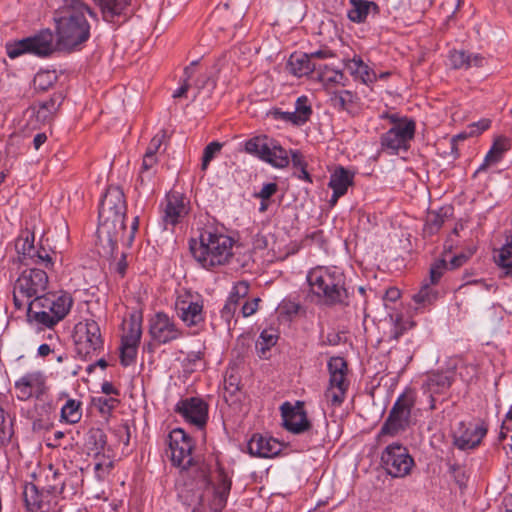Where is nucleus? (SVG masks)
Masks as SVG:
<instances>
[{
	"label": "nucleus",
	"instance_id": "f257e3e1",
	"mask_svg": "<svg viewBox=\"0 0 512 512\" xmlns=\"http://www.w3.org/2000/svg\"><path fill=\"white\" fill-rule=\"evenodd\" d=\"M87 16L97 20L96 14L82 0H63L54 12L57 43L65 49H74L90 37Z\"/></svg>",
	"mask_w": 512,
	"mask_h": 512
},
{
	"label": "nucleus",
	"instance_id": "f03ea898",
	"mask_svg": "<svg viewBox=\"0 0 512 512\" xmlns=\"http://www.w3.org/2000/svg\"><path fill=\"white\" fill-rule=\"evenodd\" d=\"M126 200L121 188L110 186L101 199L98 212L99 237H105L108 249L98 251L99 254L113 255L116 253L118 236L125 230Z\"/></svg>",
	"mask_w": 512,
	"mask_h": 512
},
{
	"label": "nucleus",
	"instance_id": "7ed1b4c3",
	"mask_svg": "<svg viewBox=\"0 0 512 512\" xmlns=\"http://www.w3.org/2000/svg\"><path fill=\"white\" fill-rule=\"evenodd\" d=\"M307 280L312 292L324 304L347 305L348 293L343 286V273L336 268L333 271L326 267L315 268L308 273Z\"/></svg>",
	"mask_w": 512,
	"mask_h": 512
},
{
	"label": "nucleus",
	"instance_id": "20e7f679",
	"mask_svg": "<svg viewBox=\"0 0 512 512\" xmlns=\"http://www.w3.org/2000/svg\"><path fill=\"white\" fill-rule=\"evenodd\" d=\"M391 127L380 136L381 151L388 155H397L406 152L414 138L416 123L412 118L390 113L383 116Z\"/></svg>",
	"mask_w": 512,
	"mask_h": 512
},
{
	"label": "nucleus",
	"instance_id": "39448f33",
	"mask_svg": "<svg viewBox=\"0 0 512 512\" xmlns=\"http://www.w3.org/2000/svg\"><path fill=\"white\" fill-rule=\"evenodd\" d=\"M234 239L207 226L199 229L197 237L189 241L193 256H233Z\"/></svg>",
	"mask_w": 512,
	"mask_h": 512
},
{
	"label": "nucleus",
	"instance_id": "423d86ee",
	"mask_svg": "<svg viewBox=\"0 0 512 512\" xmlns=\"http://www.w3.org/2000/svg\"><path fill=\"white\" fill-rule=\"evenodd\" d=\"M416 398V392L411 388H406L399 395L381 426L378 434L379 438L383 436L395 437L409 427L411 411L415 406Z\"/></svg>",
	"mask_w": 512,
	"mask_h": 512
},
{
	"label": "nucleus",
	"instance_id": "0eeeda50",
	"mask_svg": "<svg viewBox=\"0 0 512 512\" xmlns=\"http://www.w3.org/2000/svg\"><path fill=\"white\" fill-rule=\"evenodd\" d=\"M48 282V275L44 269L31 268L24 270L14 284L13 302L15 308L21 310L28 301L46 293Z\"/></svg>",
	"mask_w": 512,
	"mask_h": 512
},
{
	"label": "nucleus",
	"instance_id": "6e6552de",
	"mask_svg": "<svg viewBox=\"0 0 512 512\" xmlns=\"http://www.w3.org/2000/svg\"><path fill=\"white\" fill-rule=\"evenodd\" d=\"M76 353L86 359L99 355L104 349V340L99 324L93 319L78 322L73 331Z\"/></svg>",
	"mask_w": 512,
	"mask_h": 512
},
{
	"label": "nucleus",
	"instance_id": "1a4fd4ad",
	"mask_svg": "<svg viewBox=\"0 0 512 512\" xmlns=\"http://www.w3.org/2000/svg\"><path fill=\"white\" fill-rule=\"evenodd\" d=\"M245 151L277 169L286 168L290 163L288 151L267 136L249 139L245 143Z\"/></svg>",
	"mask_w": 512,
	"mask_h": 512
},
{
	"label": "nucleus",
	"instance_id": "9d476101",
	"mask_svg": "<svg viewBox=\"0 0 512 512\" xmlns=\"http://www.w3.org/2000/svg\"><path fill=\"white\" fill-rule=\"evenodd\" d=\"M53 478L58 480V482L54 484H47L45 489L41 491L33 483L25 485L23 496L26 507L29 511L48 512L52 499L63 493L65 488V475L59 471H54Z\"/></svg>",
	"mask_w": 512,
	"mask_h": 512
},
{
	"label": "nucleus",
	"instance_id": "9b49d317",
	"mask_svg": "<svg viewBox=\"0 0 512 512\" xmlns=\"http://www.w3.org/2000/svg\"><path fill=\"white\" fill-rule=\"evenodd\" d=\"M54 51V35L49 29L41 30L37 34L6 44L9 58L15 59L24 54L45 57Z\"/></svg>",
	"mask_w": 512,
	"mask_h": 512
},
{
	"label": "nucleus",
	"instance_id": "f8f14e48",
	"mask_svg": "<svg viewBox=\"0 0 512 512\" xmlns=\"http://www.w3.org/2000/svg\"><path fill=\"white\" fill-rule=\"evenodd\" d=\"M168 446L174 466L187 470L197 464L193 455L195 442L182 428H175L168 434Z\"/></svg>",
	"mask_w": 512,
	"mask_h": 512
},
{
	"label": "nucleus",
	"instance_id": "ddd939ff",
	"mask_svg": "<svg viewBox=\"0 0 512 512\" xmlns=\"http://www.w3.org/2000/svg\"><path fill=\"white\" fill-rule=\"evenodd\" d=\"M329 371V386L325 398L334 407L340 406L346 396L349 382L347 381V362L342 357H331L327 364Z\"/></svg>",
	"mask_w": 512,
	"mask_h": 512
},
{
	"label": "nucleus",
	"instance_id": "4468645a",
	"mask_svg": "<svg viewBox=\"0 0 512 512\" xmlns=\"http://www.w3.org/2000/svg\"><path fill=\"white\" fill-rule=\"evenodd\" d=\"M68 244L67 235H63L62 241L54 246H46L42 243L35 245V233L30 228L22 229L15 239L14 247L18 256H50L51 254H63Z\"/></svg>",
	"mask_w": 512,
	"mask_h": 512
},
{
	"label": "nucleus",
	"instance_id": "2eb2a0df",
	"mask_svg": "<svg viewBox=\"0 0 512 512\" xmlns=\"http://www.w3.org/2000/svg\"><path fill=\"white\" fill-rule=\"evenodd\" d=\"M161 223L165 229L174 228L190 212V200L178 191L168 192L160 203Z\"/></svg>",
	"mask_w": 512,
	"mask_h": 512
},
{
	"label": "nucleus",
	"instance_id": "dca6fc26",
	"mask_svg": "<svg viewBox=\"0 0 512 512\" xmlns=\"http://www.w3.org/2000/svg\"><path fill=\"white\" fill-rule=\"evenodd\" d=\"M381 462L386 472L395 478L408 475L414 465L407 448L399 443H393L385 448Z\"/></svg>",
	"mask_w": 512,
	"mask_h": 512
},
{
	"label": "nucleus",
	"instance_id": "f3484780",
	"mask_svg": "<svg viewBox=\"0 0 512 512\" xmlns=\"http://www.w3.org/2000/svg\"><path fill=\"white\" fill-rule=\"evenodd\" d=\"M149 335L154 343L164 345L180 339L183 332L172 318L158 312L149 320Z\"/></svg>",
	"mask_w": 512,
	"mask_h": 512
},
{
	"label": "nucleus",
	"instance_id": "a211bd4d",
	"mask_svg": "<svg viewBox=\"0 0 512 512\" xmlns=\"http://www.w3.org/2000/svg\"><path fill=\"white\" fill-rule=\"evenodd\" d=\"M175 412L187 422L199 429L205 427L208 420V404L201 398L190 397L180 400L175 406Z\"/></svg>",
	"mask_w": 512,
	"mask_h": 512
},
{
	"label": "nucleus",
	"instance_id": "6ab92c4d",
	"mask_svg": "<svg viewBox=\"0 0 512 512\" xmlns=\"http://www.w3.org/2000/svg\"><path fill=\"white\" fill-rule=\"evenodd\" d=\"M14 387L17 391V398L21 401L32 397L41 399L47 392L45 376L39 371L23 375L15 381Z\"/></svg>",
	"mask_w": 512,
	"mask_h": 512
},
{
	"label": "nucleus",
	"instance_id": "aec40b11",
	"mask_svg": "<svg viewBox=\"0 0 512 512\" xmlns=\"http://www.w3.org/2000/svg\"><path fill=\"white\" fill-rule=\"evenodd\" d=\"M281 412L284 427L288 431L294 434L310 431L311 423L307 418L303 403L297 402L296 405H292L289 402H285L281 406Z\"/></svg>",
	"mask_w": 512,
	"mask_h": 512
},
{
	"label": "nucleus",
	"instance_id": "412c9836",
	"mask_svg": "<svg viewBox=\"0 0 512 512\" xmlns=\"http://www.w3.org/2000/svg\"><path fill=\"white\" fill-rule=\"evenodd\" d=\"M486 432L482 426L460 422L453 432L454 445L460 450L473 449L480 444Z\"/></svg>",
	"mask_w": 512,
	"mask_h": 512
},
{
	"label": "nucleus",
	"instance_id": "4be33fe9",
	"mask_svg": "<svg viewBox=\"0 0 512 512\" xmlns=\"http://www.w3.org/2000/svg\"><path fill=\"white\" fill-rule=\"evenodd\" d=\"M231 486V477L223 468H218L213 483V497L209 503V510L211 512H222L226 507Z\"/></svg>",
	"mask_w": 512,
	"mask_h": 512
},
{
	"label": "nucleus",
	"instance_id": "5701e85b",
	"mask_svg": "<svg viewBox=\"0 0 512 512\" xmlns=\"http://www.w3.org/2000/svg\"><path fill=\"white\" fill-rule=\"evenodd\" d=\"M248 452L250 455L259 458H273L280 454L283 449L282 443L270 436L254 434L249 440Z\"/></svg>",
	"mask_w": 512,
	"mask_h": 512
},
{
	"label": "nucleus",
	"instance_id": "b1692460",
	"mask_svg": "<svg viewBox=\"0 0 512 512\" xmlns=\"http://www.w3.org/2000/svg\"><path fill=\"white\" fill-rule=\"evenodd\" d=\"M45 300H47V297L44 293L28 301L26 303L28 306L27 317L29 321L51 328L55 326V320H53L51 312H49V304H47Z\"/></svg>",
	"mask_w": 512,
	"mask_h": 512
},
{
	"label": "nucleus",
	"instance_id": "393cba45",
	"mask_svg": "<svg viewBox=\"0 0 512 512\" xmlns=\"http://www.w3.org/2000/svg\"><path fill=\"white\" fill-rule=\"evenodd\" d=\"M47 300L45 302L49 304V312H51L55 325L60 322L69 313L73 298L67 292H46Z\"/></svg>",
	"mask_w": 512,
	"mask_h": 512
},
{
	"label": "nucleus",
	"instance_id": "a878e982",
	"mask_svg": "<svg viewBox=\"0 0 512 512\" xmlns=\"http://www.w3.org/2000/svg\"><path fill=\"white\" fill-rule=\"evenodd\" d=\"M312 112V106L308 97L302 95L296 99L294 111L280 112L279 119L295 126H303L309 121Z\"/></svg>",
	"mask_w": 512,
	"mask_h": 512
},
{
	"label": "nucleus",
	"instance_id": "bb28decb",
	"mask_svg": "<svg viewBox=\"0 0 512 512\" xmlns=\"http://www.w3.org/2000/svg\"><path fill=\"white\" fill-rule=\"evenodd\" d=\"M354 174L343 168H336L330 175L329 187L333 190L330 200L335 205L340 197L347 193L348 188L353 184Z\"/></svg>",
	"mask_w": 512,
	"mask_h": 512
},
{
	"label": "nucleus",
	"instance_id": "cd10ccee",
	"mask_svg": "<svg viewBox=\"0 0 512 512\" xmlns=\"http://www.w3.org/2000/svg\"><path fill=\"white\" fill-rule=\"evenodd\" d=\"M344 65L355 80L365 85H372L378 80L377 73L360 56L345 60Z\"/></svg>",
	"mask_w": 512,
	"mask_h": 512
},
{
	"label": "nucleus",
	"instance_id": "c85d7f7f",
	"mask_svg": "<svg viewBox=\"0 0 512 512\" xmlns=\"http://www.w3.org/2000/svg\"><path fill=\"white\" fill-rule=\"evenodd\" d=\"M317 79L322 84V87L326 94L331 90H335L336 87H344L348 81L345 74L340 70L328 65H320L316 69Z\"/></svg>",
	"mask_w": 512,
	"mask_h": 512
},
{
	"label": "nucleus",
	"instance_id": "c756f323",
	"mask_svg": "<svg viewBox=\"0 0 512 512\" xmlns=\"http://www.w3.org/2000/svg\"><path fill=\"white\" fill-rule=\"evenodd\" d=\"M176 310L180 319L187 326H196L204 321L203 305L200 302L178 299L176 302Z\"/></svg>",
	"mask_w": 512,
	"mask_h": 512
},
{
	"label": "nucleus",
	"instance_id": "7c9ffc66",
	"mask_svg": "<svg viewBox=\"0 0 512 512\" xmlns=\"http://www.w3.org/2000/svg\"><path fill=\"white\" fill-rule=\"evenodd\" d=\"M350 8L347 11L348 19L353 23H364L369 14H378L379 6L369 0H349Z\"/></svg>",
	"mask_w": 512,
	"mask_h": 512
},
{
	"label": "nucleus",
	"instance_id": "2f4dec72",
	"mask_svg": "<svg viewBox=\"0 0 512 512\" xmlns=\"http://www.w3.org/2000/svg\"><path fill=\"white\" fill-rule=\"evenodd\" d=\"M287 69L289 73L300 78L316 71L317 66L310 60L307 53L295 52L288 59Z\"/></svg>",
	"mask_w": 512,
	"mask_h": 512
},
{
	"label": "nucleus",
	"instance_id": "473e14b6",
	"mask_svg": "<svg viewBox=\"0 0 512 512\" xmlns=\"http://www.w3.org/2000/svg\"><path fill=\"white\" fill-rule=\"evenodd\" d=\"M467 258H451L449 262L445 258H438L429 268V277L426 278L432 285H437L448 270H454L466 262Z\"/></svg>",
	"mask_w": 512,
	"mask_h": 512
},
{
	"label": "nucleus",
	"instance_id": "72a5a7b5",
	"mask_svg": "<svg viewBox=\"0 0 512 512\" xmlns=\"http://www.w3.org/2000/svg\"><path fill=\"white\" fill-rule=\"evenodd\" d=\"M327 96L329 104L337 111H352L358 100L357 95L350 90H331Z\"/></svg>",
	"mask_w": 512,
	"mask_h": 512
},
{
	"label": "nucleus",
	"instance_id": "f704fd0d",
	"mask_svg": "<svg viewBox=\"0 0 512 512\" xmlns=\"http://www.w3.org/2000/svg\"><path fill=\"white\" fill-rule=\"evenodd\" d=\"M157 162V156L144 154L139 179L136 185L137 189L142 188L145 190L147 188L149 192L153 191L152 182L156 174Z\"/></svg>",
	"mask_w": 512,
	"mask_h": 512
},
{
	"label": "nucleus",
	"instance_id": "c9c22d12",
	"mask_svg": "<svg viewBox=\"0 0 512 512\" xmlns=\"http://www.w3.org/2000/svg\"><path fill=\"white\" fill-rule=\"evenodd\" d=\"M449 62L454 69H469L471 67H481L485 59L479 54H469L463 50H454L449 54Z\"/></svg>",
	"mask_w": 512,
	"mask_h": 512
},
{
	"label": "nucleus",
	"instance_id": "e433bc0d",
	"mask_svg": "<svg viewBox=\"0 0 512 512\" xmlns=\"http://www.w3.org/2000/svg\"><path fill=\"white\" fill-rule=\"evenodd\" d=\"M451 216L452 208L450 206H444L438 210L430 211L426 218L424 232L428 235L437 233Z\"/></svg>",
	"mask_w": 512,
	"mask_h": 512
},
{
	"label": "nucleus",
	"instance_id": "4c0bfd02",
	"mask_svg": "<svg viewBox=\"0 0 512 512\" xmlns=\"http://www.w3.org/2000/svg\"><path fill=\"white\" fill-rule=\"evenodd\" d=\"M510 148V141L504 136H499L495 139L492 147L486 154L483 164L479 167L478 171L484 169L487 166L497 164L500 162Z\"/></svg>",
	"mask_w": 512,
	"mask_h": 512
},
{
	"label": "nucleus",
	"instance_id": "58836bf2",
	"mask_svg": "<svg viewBox=\"0 0 512 512\" xmlns=\"http://www.w3.org/2000/svg\"><path fill=\"white\" fill-rule=\"evenodd\" d=\"M130 0H99L105 21L112 22L116 16L126 15Z\"/></svg>",
	"mask_w": 512,
	"mask_h": 512
},
{
	"label": "nucleus",
	"instance_id": "ea45409f",
	"mask_svg": "<svg viewBox=\"0 0 512 512\" xmlns=\"http://www.w3.org/2000/svg\"><path fill=\"white\" fill-rule=\"evenodd\" d=\"M248 292V285L244 282H240L233 287L228 300L221 310V317L229 320L236 311L238 302L241 297H244Z\"/></svg>",
	"mask_w": 512,
	"mask_h": 512
},
{
	"label": "nucleus",
	"instance_id": "a19ab883",
	"mask_svg": "<svg viewBox=\"0 0 512 512\" xmlns=\"http://www.w3.org/2000/svg\"><path fill=\"white\" fill-rule=\"evenodd\" d=\"M432 284L424 279L419 291L412 297L413 301L417 304V308H424L432 305L438 298V291L432 288Z\"/></svg>",
	"mask_w": 512,
	"mask_h": 512
},
{
	"label": "nucleus",
	"instance_id": "79ce46f5",
	"mask_svg": "<svg viewBox=\"0 0 512 512\" xmlns=\"http://www.w3.org/2000/svg\"><path fill=\"white\" fill-rule=\"evenodd\" d=\"M451 384L452 380L446 373H434L428 376L423 389L432 394H439L448 389Z\"/></svg>",
	"mask_w": 512,
	"mask_h": 512
},
{
	"label": "nucleus",
	"instance_id": "37998d69",
	"mask_svg": "<svg viewBox=\"0 0 512 512\" xmlns=\"http://www.w3.org/2000/svg\"><path fill=\"white\" fill-rule=\"evenodd\" d=\"M128 331L122 336L121 343L139 345L142 335L141 316L131 315Z\"/></svg>",
	"mask_w": 512,
	"mask_h": 512
},
{
	"label": "nucleus",
	"instance_id": "c03bdc74",
	"mask_svg": "<svg viewBox=\"0 0 512 512\" xmlns=\"http://www.w3.org/2000/svg\"><path fill=\"white\" fill-rule=\"evenodd\" d=\"M82 417L81 402L69 399L61 409V419L66 423L75 424Z\"/></svg>",
	"mask_w": 512,
	"mask_h": 512
},
{
	"label": "nucleus",
	"instance_id": "a18cd8bd",
	"mask_svg": "<svg viewBox=\"0 0 512 512\" xmlns=\"http://www.w3.org/2000/svg\"><path fill=\"white\" fill-rule=\"evenodd\" d=\"M278 340V335L274 329H264L256 341V349L260 357L266 358L267 352Z\"/></svg>",
	"mask_w": 512,
	"mask_h": 512
},
{
	"label": "nucleus",
	"instance_id": "49530a36",
	"mask_svg": "<svg viewBox=\"0 0 512 512\" xmlns=\"http://www.w3.org/2000/svg\"><path fill=\"white\" fill-rule=\"evenodd\" d=\"M57 76L54 71H40L33 79V85L36 90L46 91L56 81Z\"/></svg>",
	"mask_w": 512,
	"mask_h": 512
},
{
	"label": "nucleus",
	"instance_id": "de8ad7c7",
	"mask_svg": "<svg viewBox=\"0 0 512 512\" xmlns=\"http://www.w3.org/2000/svg\"><path fill=\"white\" fill-rule=\"evenodd\" d=\"M138 346L139 345L121 343L120 362L123 366L127 367L135 362Z\"/></svg>",
	"mask_w": 512,
	"mask_h": 512
},
{
	"label": "nucleus",
	"instance_id": "09e8293b",
	"mask_svg": "<svg viewBox=\"0 0 512 512\" xmlns=\"http://www.w3.org/2000/svg\"><path fill=\"white\" fill-rule=\"evenodd\" d=\"M222 148V144L219 142H211L209 143L203 151L201 168L202 170H206L210 164V162L214 159V157L220 152Z\"/></svg>",
	"mask_w": 512,
	"mask_h": 512
},
{
	"label": "nucleus",
	"instance_id": "8fccbe9b",
	"mask_svg": "<svg viewBox=\"0 0 512 512\" xmlns=\"http://www.w3.org/2000/svg\"><path fill=\"white\" fill-rule=\"evenodd\" d=\"M88 444L93 445L90 449L99 452L106 445L105 433L100 429L91 430L88 436Z\"/></svg>",
	"mask_w": 512,
	"mask_h": 512
},
{
	"label": "nucleus",
	"instance_id": "3c124183",
	"mask_svg": "<svg viewBox=\"0 0 512 512\" xmlns=\"http://www.w3.org/2000/svg\"><path fill=\"white\" fill-rule=\"evenodd\" d=\"M196 263L206 270H213L216 266H224L229 263V258H195Z\"/></svg>",
	"mask_w": 512,
	"mask_h": 512
},
{
	"label": "nucleus",
	"instance_id": "603ef678",
	"mask_svg": "<svg viewBox=\"0 0 512 512\" xmlns=\"http://www.w3.org/2000/svg\"><path fill=\"white\" fill-rule=\"evenodd\" d=\"M391 320L394 322V326L390 331L389 339L390 340H398L407 329V327L402 322V316L400 314H396L395 316H390Z\"/></svg>",
	"mask_w": 512,
	"mask_h": 512
},
{
	"label": "nucleus",
	"instance_id": "864d4df0",
	"mask_svg": "<svg viewBox=\"0 0 512 512\" xmlns=\"http://www.w3.org/2000/svg\"><path fill=\"white\" fill-rule=\"evenodd\" d=\"M165 139V133L163 131L158 132L150 141L149 146L147 147L146 153L147 155L157 156V152L163 144Z\"/></svg>",
	"mask_w": 512,
	"mask_h": 512
},
{
	"label": "nucleus",
	"instance_id": "5fc2aeb1",
	"mask_svg": "<svg viewBox=\"0 0 512 512\" xmlns=\"http://www.w3.org/2000/svg\"><path fill=\"white\" fill-rule=\"evenodd\" d=\"M500 269V277H512V258H493Z\"/></svg>",
	"mask_w": 512,
	"mask_h": 512
},
{
	"label": "nucleus",
	"instance_id": "6e6d98bb",
	"mask_svg": "<svg viewBox=\"0 0 512 512\" xmlns=\"http://www.w3.org/2000/svg\"><path fill=\"white\" fill-rule=\"evenodd\" d=\"M98 403L101 413H110L119 403V400L113 397H99Z\"/></svg>",
	"mask_w": 512,
	"mask_h": 512
},
{
	"label": "nucleus",
	"instance_id": "4d7b16f0",
	"mask_svg": "<svg viewBox=\"0 0 512 512\" xmlns=\"http://www.w3.org/2000/svg\"><path fill=\"white\" fill-rule=\"evenodd\" d=\"M277 184L270 182L266 183L262 186L259 192L255 194L257 198H260L261 200H269L271 196H273L277 191Z\"/></svg>",
	"mask_w": 512,
	"mask_h": 512
},
{
	"label": "nucleus",
	"instance_id": "13d9d810",
	"mask_svg": "<svg viewBox=\"0 0 512 512\" xmlns=\"http://www.w3.org/2000/svg\"><path fill=\"white\" fill-rule=\"evenodd\" d=\"M184 75H185L184 83H183V84H182L178 89H176V90L174 91V93H173V97H174V98H179V97L184 96V95L187 93V91H188V89H189V87H190V85H189V83H188V80H189V79L191 78V76H192V71H191V68H190V67H186V68L184 69Z\"/></svg>",
	"mask_w": 512,
	"mask_h": 512
},
{
	"label": "nucleus",
	"instance_id": "bf43d9fd",
	"mask_svg": "<svg viewBox=\"0 0 512 512\" xmlns=\"http://www.w3.org/2000/svg\"><path fill=\"white\" fill-rule=\"evenodd\" d=\"M289 158L292 161V164L295 168L300 169L306 167L305 159L302 153L298 150H290L288 152Z\"/></svg>",
	"mask_w": 512,
	"mask_h": 512
},
{
	"label": "nucleus",
	"instance_id": "052dcab7",
	"mask_svg": "<svg viewBox=\"0 0 512 512\" xmlns=\"http://www.w3.org/2000/svg\"><path fill=\"white\" fill-rule=\"evenodd\" d=\"M260 300L258 298H255L253 299L252 301H247L243 306H242V315L244 317H249L251 315H253L257 309H258V302Z\"/></svg>",
	"mask_w": 512,
	"mask_h": 512
},
{
	"label": "nucleus",
	"instance_id": "680f3d73",
	"mask_svg": "<svg viewBox=\"0 0 512 512\" xmlns=\"http://www.w3.org/2000/svg\"><path fill=\"white\" fill-rule=\"evenodd\" d=\"M280 308L283 313L287 314L288 316H293L298 314L301 306L298 303L288 301L283 302Z\"/></svg>",
	"mask_w": 512,
	"mask_h": 512
},
{
	"label": "nucleus",
	"instance_id": "e2e57ef3",
	"mask_svg": "<svg viewBox=\"0 0 512 512\" xmlns=\"http://www.w3.org/2000/svg\"><path fill=\"white\" fill-rule=\"evenodd\" d=\"M128 263L126 258H120L117 262L110 263V269H113L121 277H124L127 271Z\"/></svg>",
	"mask_w": 512,
	"mask_h": 512
},
{
	"label": "nucleus",
	"instance_id": "0e129e2a",
	"mask_svg": "<svg viewBox=\"0 0 512 512\" xmlns=\"http://www.w3.org/2000/svg\"><path fill=\"white\" fill-rule=\"evenodd\" d=\"M308 55L310 56L311 61H312V59H315V58L328 59V58H333L335 56V54L330 49H327V48L313 51V52L309 53Z\"/></svg>",
	"mask_w": 512,
	"mask_h": 512
},
{
	"label": "nucleus",
	"instance_id": "69168bd1",
	"mask_svg": "<svg viewBox=\"0 0 512 512\" xmlns=\"http://www.w3.org/2000/svg\"><path fill=\"white\" fill-rule=\"evenodd\" d=\"M60 105V96L51 98L49 101H45L41 104V109L46 110L49 113H53L56 111L57 107Z\"/></svg>",
	"mask_w": 512,
	"mask_h": 512
},
{
	"label": "nucleus",
	"instance_id": "338daca9",
	"mask_svg": "<svg viewBox=\"0 0 512 512\" xmlns=\"http://www.w3.org/2000/svg\"><path fill=\"white\" fill-rule=\"evenodd\" d=\"M401 297V292L396 287H390L386 290L385 299L391 302L397 301Z\"/></svg>",
	"mask_w": 512,
	"mask_h": 512
},
{
	"label": "nucleus",
	"instance_id": "774afa93",
	"mask_svg": "<svg viewBox=\"0 0 512 512\" xmlns=\"http://www.w3.org/2000/svg\"><path fill=\"white\" fill-rule=\"evenodd\" d=\"M499 256H512V236L506 239Z\"/></svg>",
	"mask_w": 512,
	"mask_h": 512
}]
</instances>
